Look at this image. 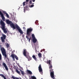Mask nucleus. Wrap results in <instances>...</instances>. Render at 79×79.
Masks as SVG:
<instances>
[{
	"label": "nucleus",
	"instance_id": "obj_1",
	"mask_svg": "<svg viewBox=\"0 0 79 79\" xmlns=\"http://www.w3.org/2000/svg\"><path fill=\"white\" fill-rule=\"evenodd\" d=\"M6 22L7 24H10V26L12 28H13L14 29H15L16 28L18 30L19 32H20L21 34H23V31L21 29V28H20V27H19L18 25H17L15 27V24H14L11 21H10L8 19H6Z\"/></svg>",
	"mask_w": 79,
	"mask_h": 79
},
{
	"label": "nucleus",
	"instance_id": "obj_2",
	"mask_svg": "<svg viewBox=\"0 0 79 79\" xmlns=\"http://www.w3.org/2000/svg\"><path fill=\"white\" fill-rule=\"evenodd\" d=\"M47 64H48L49 71L50 73V75L51 78H52L53 79H55V76H54V71H53V69H52L53 66H52L51 60H49L47 61Z\"/></svg>",
	"mask_w": 79,
	"mask_h": 79
},
{
	"label": "nucleus",
	"instance_id": "obj_3",
	"mask_svg": "<svg viewBox=\"0 0 79 79\" xmlns=\"http://www.w3.org/2000/svg\"><path fill=\"white\" fill-rule=\"evenodd\" d=\"M32 31H33V29L31 28L27 29V36H26V38L29 40V42H30V40L31 39V33Z\"/></svg>",
	"mask_w": 79,
	"mask_h": 79
},
{
	"label": "nucleus",
	"instance_id": "obj_4",
	"mask_svg": "<svg viewBox=\"0 0 79 79\" xmlns=\"http://www.w3.org/2000/svg\"><path fill=\"white\" fill-rule=\"evenodd\" d=\"M1 50L2 52V54L3 56H4V58L6 59L7 57L8 56H7V55H6V52L5 51V49L4 48H1Z\"/></svg>",
	"mask_w": 79,
	"mask_h": 79
},
{
	"label": "nucleus",
	"instance_id": "obj_5",
	"mask_svg": "<svg viewBox=\"0 0 79 79\" xmlns=\"http://www.w3.org/2000/svg\"><path fill=\"white\" fill-rule=\"evenodd\" d=\"M23 54L25 57L27 58V56H28L29 54V52H27L26 49H25L23 50Z\"/></svg>",
	"mask_w": 79,
	"mask_h": 79
},
{
	"label": "nucleus",
	"instance_id": "obj_6",
	"mask_svg": "<svg viewBox=\"0 0 79 79\" xmlns=\"http://www.w3.org/2000/svg\"><path fill=\"white\" fill-rule=\"evenodd\" d=\"M2 36L1 37V40L2 42H5V40L6 39V35H5L2 33Z\"/></svg>",
	"mask_w": 79,
	"mask_h": 79
},
{
	"label": "nucleus",
	"instance_id": "obj_7",
	"mask_svg": "<svg viewBox=\"0 0 79 79\" xmlns=\"http://www.w3.org/2000/svg\"><path fill=\"white\" fill-rule=\"evenodd\" d=\"M0 23L2 27V29L5 27V23L2 20H1L0 21Z\"/></svg>",
	"mask_w": 79,
	"mask_h": 79
},
{
	"label": "nucleus",
	"instance_id": "obj_8",
	"mask_svg": "<svg viewBox=\"0 0 79 79\" xmlns=\"http://www.w3.org/2000/svg\"><path fill=\"white\" fill-rule=\"evenodd\" d=\"M2 66H3L6 70V71H8V66L6 65V64L4 62H2Z\"/></svg>",
	"mask_w": 79,
	"mask_h": 79
},
{
	"label": "nucleus",
	"instance_id": "obj_9",
	"mask_svg": "<svg viewBox=\"0 0 79 79\" xmlns=\"http://www.w3.org/2000/svg\"><path fill=\"white\" fill-rule=\"evenodd\" d=\"M0 15L1 16V17L2 18V19L3 21H5V17H4V15H3V14L2 13V11L0 10Z\"/></svg>",
	"mask_w": 79,
	"mask_h": 79
},
{
	"label": "nucleus",
	"instance_id": "obj_10",
	"mask_svg": "<svg viewBox=\"0 0 79 79\" xmlns=\"http://www.w3.org/2000/svg\"><path fill=\"white\" fill-rule=\"evenodd\" d=\"M38 68L39 72H41L40 73V74H42L43 72H42V67H41V65L40 64Z\"/></svg>",
	"mask_w": 79,
	"mask_h": 79
},
{
	"label": "nucleus",
	"instance_id": "obj_11",
	"mask_svg": "<svg viewBox=\"0 0 79 79\" xmlns=\"http://www.w3.org/2000/svg\"><path fill=\"white\" fill-rule=\"evenodd\" d=\"M3 13H4V14H5L6 15V16L7 18H10V16H9V15L6 13V11H3Z\"/></svg>",
	"mask_w": 79,
	"mask_h": 79
},
{
	"label": "nucleus",
	"instance_id": "obj_12",
	"mask_svg": "<svg viewBox=\"0 0 79 79\" xmlns=\"http://www.w3.org/2000/svg\"><path fill=\"white\" fill-rule=\"evenodd\" d=\"M2 29L5 34L7 33V30H6V28H5V27L2 28Z\"/></svg>",
	"mask_w": 79,
	"mask_h": 79
},
{
	"label": "nucleus",
	"instance_id": "obj_13",
	"mask_svg": "<svg viewBox=\"0 0 79 79\" xmlns=\"http://www.w3.org/2000/svg\"><path fill=\"white\" fill-rule=\"evenodd\" d=\"M27 72L28 73V74H30V75H32V72L30 70H27Z\"/></svg>",
	"mask_w": 79,
	"mask_h": 79
},
{
	"label": "nucleus",
	"instance_id": "obj_14",
	"mask_svg": "<svg viewBox=\"0 0 79 79\" xmlns=\"http://www.w3.org/2000/svg\"><path fill=\"white\" fill-rule=\"evenodd\" d=\"M37 41V40L35 39V38L33 39V42L34 43H36Z\"/></svg>",
	"mask_w": 79,
	"mask_h": 79
},
{
	"label": "nucleus",
	"instance_id": "obj_15",
	"mask_svg": "<svg viewBox=\"0 0 79 79\" xmlns=\"http://www.w3.org/2000/svg\"><path fill=\"white\" fill-rule=\"evenodd\" d=\"M0 76H1V77H3V78L4 79H6V78L3 74H0Z\"/></svg>",
	"mask_w": 79,
	"mask_h": 79
},
{
	"label": "nucleus",
	"instance_id": "obj_16",
	"mask_svg": "<svg viewBox=\"0 0 79 79\" xmlns=\"http://www.w3.org/2000/svg\"><path fill=\"white\" fill-rule=\"evenodd\" d=\"M11 57L12 58L14 61H15V56L14 55V54H11Z\"/></svg>",
	"mask_w": 79,
	"mask_h": 79
},
{
	"label": "nucleus",
	"instance_id": "obj_17",
	"mask_svg": "<svg viewBox=\"0 0 79 79\" xmlns=\"http://www.w3.org/2000/svg\"><path fill=\"white\" fill-rule=\"evenodd\" d=\"M38 56L40 58H42V54L41 53H39L38 55Z\"/></svg>",
	"mask_w": 79,
	"mask_h": 79
},
{
	"label": "nucleus",
	"instance_id": "obj_18",
	"mask_svg": "<svg viewBox=\"0 0 79 79\" xmlns=\"http://www.w3.org/2000/svg\"><path fill=\"white\" fill-rule=\"evenodd\" d=\"M32 57L33 58V59H34L35 60H37V58L35 57V56L33 55L32 56Z\"/></svg>",
	"mask_w": 79,
	"mask_h": 79
},
{
	"label": "nucleus",
	"instance_id": "obj_19",
	"mask_svg": "<svg viewBox=\"0 0 79 79\" xmlns=\"http://www.w3.org/2000/svg\"><path fill=\"white\" fill-rule=\"evenodd\" d=\"M14 57H15L16 60H18V56L16 55L15 54H14Z\"/></svg>",
	"mask_w": 79,
	"mask_h": 79
},
{
	"label": "nucleus",
	"instance_id": "obj_20",
	"mask_svg": "<svg viewBox=\"0 0 79 79\" xmlns=\"http://www.w3.org/2000/svg\"><path fill=\"white\" fill-rule=\"evenodd\" d=\"M12 79H19V78L16 77H15L13 76H12Z\"/></svg>",
	"mask_w": 79,
	"mask_h": 79
},
{
	"label": "nucleus",
	"instance_id": "obj_21",
	"mask_svg": "<svg viewBox=\"0 0 79 79\" xmlns=\"http://www.w3.org/2000/svg\"><path fill=\"white\" fill-rule=\"evenodd\" d=\"M16 71L17 73H18V74H20V72L19 71V70H18L16 69Z\"/></svg>",
	"mask_w": 79,
	"mask_h": 79
},
{
	"label": "nucleus",
	"instance_id": "obj_22",
	"mask_svg": "<svg viewBox=\"0 0 79 79\" xmlns=\"http://www.w3.org/2000/svg\"><path fill=\"white\" fill-rule=\"evenodd\" d=\"M20 71L21 72V73L22 75H24V71H22L21 69L20 70Z\"/></svg>",
	"mask_w": 79,
	"mask_h": 79
},
{
	"label": "nucleus",
	"instance_id": "obj_23",
	"mask_svg": "<svg viewBox=\"0 0 79 79\" xmlns=\"http://www.w3.org/2000/svg\"><path fill=\"white\" fill-rule=\"evenodd\" d=\"M31 58H31V57H30V56H28L27 57V59H28V60L29 61H30V60H31Z\"/></svg>",
	"mask_w": 79,
	"mask_h": 79
},
{
	"label": "nucleus",
	"instance_id": "obj_24",
	"mask_svg": "<svg viewBox=\"0 0 79 79\" xmlns=\"http://www.w3.org/2000/svg\"><path fill=\"white\" fill-rule=\"evenodd\" d=\"M31 36H32V39L35 38V35H34V34H32L31 35Z\"/></svg>",
	"mask_w": 79,
	"mask_h": 79
},
{
	"label": "nucleus",
	"instance_id": "obj_25",
	"mask_svg": "<svg viewBox=\"0 0 79 79\" xmlns=\"http://www.w3.org/2000/svg\"><path fill=\"white\" fill-rule=\"evenodd\" d=\"M31 78L32 79H37L36 78L35 76H33L31 77Z\"/></svg>",
	"mask_w": 79,
	"mask_h": 79
},
{
	"label": "nucleus",
	"instance_id": "obj_26",
	"mask_svg": "<svg viewBox=\"0 0 79 79\" xmlns=\"http://www.w3.org/2000/svg\"><path fill=\"white\" fill-rule=\"evenodd\" d=\"M30 4H33V5H34V3H32V2L31 0H30L29 2Z\"/></svg>",
	"mask_w": 79,
	"mask_h": 79
},
{
	"label": "nucleus",
	"instance_id": "obj_27",
	"mask_svg": "<svg viewBox=\"0 0 79 79\" xmlns=\"http://www.w3.org/2000/svg\"><path fill=\"white\" fill-rule=\"evenodd\" d=\"M6 46L7 47V48H9V47H10V46L9 45V44H7Z\"/></svg>",
	"mask_w": 79,
	"mask_h": 79
},
{
	"label": "nucleus",
	"instance_id": "obj_28",
	"mask_svg": "<svg viewBox=\"0 0 79 79\" xmlns=\"http://www.w3.org/2000/svg\"><path fill=\"white\" fill-rule=\"evenodd\" d=\"M2 59V55H1V54L0 53V60H1Z\"/></svg>",
	"mask_w": 79,
	"mask_h": 79
},
{
	"label": "nucleus",
	"instance_id": "obj_29",
	"mask_svg": "<svg viewBox=\"0 0 79 79\" xmlns=\"http://www.w3.org/2000/svg\"><path fill=\"white\" fill-rule=\"evenodd\" d=\"M25 3H26V2H24L23 3V5L24 6H25Z\"/></svg>",
	"mask_w": 79,
	"mask_h": 79
},
{
	"label": "nucleus",
	"instance_id": "obj_30",
	"mask_svg": "<svg viewBox=\"0 0 79 79\" xmlns=\"http://www.w3.org/2000/svg\"><path fill=\"white\" fill-rule=\"evenodd\" d=\"M34 5H31V6H30V7L32 8V7H34Z\"/></svg>",
	"mask_w": 79,
	"mask_h": 79
},
{
	"label": "nucleus",
	"instance_id": "obj_31",
	"mask_svg": "<svg viewBox=\"0 0 79 79\" xmlns=\"http://www.w3.org/2000/svg\"><path fill=\"white\" fill-rule=\"evenodd\" d=\"M29 0H26V2L27 3H28Z\"/></svg>",
	"mask_w": 79,
	"mask_h": 79
},
{
	"label": "nucleus",
	"instance_id": "obj_32",
	"mask_svg": "<svg viewBox=\"0 0 79 79\" xmlns=\"http://www.w3.org/2000/svg\"><path fill=\"white\" fill-rule=\"evenodd\" d=\"M35 24H36L37 25H38V23H37V22H35Z\"/></svg>",
	"mask_w": 79,
	"mask_h": 79
},
{
	"label": "nucleus",
	"instance_id": "obj_33",
	"mask_svg": "<svg viewBox=\"0 0 79 79\" xmlns=\"http://www.w3.org/2000/svg\"><path fill=\"white\" fill-rule=\"evenodd\" d=\"M23 29H26V27H23Z\"/></svg>",
	"mask_w": 79,
	"mask_h": 79
},
{
	"label": "nucleus",
	"instance_id": "obj_34",
	"mask_svg": "<svg viewBox=\"0 0 79 79\" xmlns=\"http://www.w3.org/2000/svg\"><path fill=\"white\" fill-rule=\"evenodd\" d=\"M35 0H32L33 2H35Z\"/></svg>",
	"mask_w": 79,
	"mask_h": 79
}]
</instances>
